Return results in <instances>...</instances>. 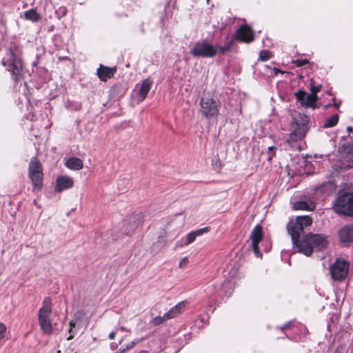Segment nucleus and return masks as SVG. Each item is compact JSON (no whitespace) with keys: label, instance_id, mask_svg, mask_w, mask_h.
I'll use <instances>...</instances> for the list:
<instances>
[{"label":"nucleus","instance_id":"f257e3e1","mask_svg":"<svg viewBox=\"0 0 353 353\" xmlns=\"http://www.w3.org/2000/svg\"><path fill=\"white\" fill-rule=\"evenodd\" d=\"M312 219L309 216H299L295 220H291L287 225V230L291 236L292 243L297 252L307 256H310L314 249L322 250L327 248V237L321 234L308 233L300 239L305 228L310 225Z\"/></svg>","mask_w":353,"mask_h":353},{"label":"nucleus","instance_id":"f03ea898","mask_svg":"<svg viewBox=\"0 0 353 353\" xmlns=\"http://www.w3.org/2000/svg\"><path fill=\"white\" fill-rule=\"evenodd\" d=\"M2 64L11 72L12 79L17 82L22 78L23 65L17 49H9L2 59Z\"/></svg>","mask_w":353,"mask_h":353},{"label":"nucleus","instance_id":"7ed1b4c3","mask_svg":"<svg viewBox=\"0 0 353 353\" xmlns=\"http://www.w3.org/2000/svg\"><path fill=\"white\" fill-rule=\"evenodd\" d=\"M221 105L218 98L209 93H204L200 100L201 112L206 118L216 117Z\"/></svg>","mask_w":353,"mask_h":353},{"label":"nucleus","instance_id":"20e7f679","mask_svg":"<svg viewBox=\"0 0 353 353\" xmlns=\"http://www.w3.org/2000/svg\"><path fill=\"white\" fill-rule=\"evenodd\" d=\"M51 313L52 299L50 296H46L42 302V307L39 309L38 315L39 326L44 334H50L52 332Z\"/></svg>","mask_w":353,"mask_h":353},{"label":"nucleus","instance_id":"39448f33","mask_svg":"<svg viewBox=\"0 0 353 353\" xmlns=\"http://www.w3.org/2000/svg\"><path fill=\"white\" fill-rule=\"evenodd\" d=\"M190 53L194 57L213 58L217 55L216 46L210 43L208 39H204L195 42Z\"/></svg>","mask_w":353,"mask_h":353},{"label":"nucleus","instance_id":"423d86ee","mask_svg":"<svg viewBox=\"0 0 353 353\" xmlns=\"http://www.w3.org/2000/svg\"><path fill=\"white\" fill-rule=\"evenodd\" d=\"M28 174L33 185V190H40L43 185V172L41 164L36 157L30 159Z\"/></svg>","mask_w":353,"mask_h":353},{"label":"nucleus","instance_id":"0eeeda50","mask_svg":"<svg viewBox=\"0 0 353 353\" xmlns=\"http://www.w3.org/2000/svg\"><path fill=\"white\" fill-rule=\"evenodd\" d=\"M334 210L338 214L353 216V193H344L335 201Z\"/></svg>","mask_w":353,"mask_h":353},{"label":"nucleus","instance_id":"6e6552de","mask_svg":"<svg viewBox=\"0 0 353 353\" xmlns=\"http://www.w3.org/2000/svg\"><path fill=\"white\" fill-rule=\"evenodd\" d=\"M349 263L341 259L336 261L330 266V272L333 280L343 281L347 275Z\"/></svg>","mask_w":353,"mask_h":353},{"label":"nucleus","instance_id":"1a4fd4ad","mask_svg":"<svg viewBox=\"0 0 353 353\" xmlns=\"http://www.w3.org/2000/svg\"><path fill=\"white\" fill-rule=\"evenodd\" d=\"M294 94L297 101L302 107L316 108L317 97H314L311 94H307L304 90H299Z\"/></svg>","mask_w":353,"mask_h":353},{"label":"nucleus","instance_id":"9d476101","mask_svg":"<svg viewBox=\"0 0 353 353\" xmlns=\"http://www.w3.org/2000/svg\"><path fill=\"white\" fill-rule=\"evenodd\" d=\"M292 207L296 210L313 211L316 205L312 198L303 196L300 200L294 202Z\"/></svg>","mask_w":353,"mask_h":353},{"label":"nucleus","instance_id":"9b49d317","mask_svg":"<svg viewBox=\"0 0 353 353\" xmlns=\"http://www.w3.org/2000/svg\"><path fill=\"white\" fill-rule=\"evenodd\" d=\"M235 38L241 42L250 43L254 40V32L250 27L241 26L236 31Z\"/></svg>","mask_w":353,"mask_h":353},{"label":"nucleus","instance_id":"f8f14e48","mask_svg":"<svg viewBox=\"0 0 353 353\" xmlns=\"http://www.w3.org/2000/svg\"><path fill=\"white\" fill-rule=\"evenodd\" d=\"M263 238V228L258 224L256 225L250 234V239L252 240V249L256 256H259V244Z\"/></svg>","mask_w":353,"mask_h":353},{"label":"nucleus","instance_id":"ddd939ff","mask_svg":"<svg viewBox=\"0 0 353 353\" xmlns=\"http://www.w3.org/2000/svg\"><path fill=\"white\" fill-rule=\"evenodd\" d=\"M307 131V124L304 123H296L294 130L290 134V139L288 142L295 141L302 139Z\"/></svg>","mask_w":353,"mask_h":353},{"label":"nucleus","instance_id":"4468645a","mask_svg":"<svg viewBox=\"0 0 353 353\" xmlns=\"http://www.w3.org/2000/svg\"><path fill=\"white\" fill-rule=\"evenodd\" d=\"M74 185L73 179L68 176H61L57 179L54 190L57 192L71 188Z\"/></svg>","mask_w":353,"mask_h":353},{"label":"nucleus","instance_id":"2eb2a0df","mask_svg":"<svg viewBox=\"0 0 353 353\" xmlns=\"http://www.w3.org/2000/svg\"><path fill=\"white\" fill-rule=\"evenodd\" d=\"M152 81L150 78L144 79L139 87L138 90V102L143 101L147 97L148 93L151 89Z\"/></svg>","mask_w":353,"mask_h":353},{"label":"nucleus","instance_id":"dca6fc26","mask_svg":"<svg viewBox=\"0 0 353 353\" xmlns=\"http://www.w3.org/2000/svg\"><path fill=\"white\" fill-rule=\"evenodd\" d=\"M210 231L208 227L200 228L194 231H192L186 235L185 241L182 243V245H188L193 243L196 237L203 235L205 233H208Z\"/></svg>","mask_w":353,"mask_h":353},{"label":"nucleus","instance_id":"f3484780","mask_svg":"<svg viewBox=\"0 0 353 353\" xmlns=\"http://www.w3.org/2000/svg\"><path fill=\"white\" fill-rule=\"evenodd\" d=\"M339 235L343 243L353 242V225H345L339 230Z\"/></svg>","mask_w":353,"mask_h":353},{"label":"nucleus","instance_id":"a211bd4d","mask_svg":"<svg viewBox=\"0 0 353 353\" xmlns=\"http://www.w3.org/2000/svg\"><path fill=\"white\" fill-rule=\"evenodd\" d=\"M333 190L334 185L330 181L324 182L313 188L314 193L319 192L322 196L330 195Z\"/></svg>","mask_w":353,"mask_h":353},{"label":"nucleus","instance_id":"6ab92c4d","mask_svg":"<svg viewBox=\"0 0 353 353\" xmlns=\"http://www.w3.org/2000/svg\"><path fill=\"white\" fill-rule=\"evenodd\" d=\"M116 69L114 68H108L102 65L97 69V75L99 78L103 81L113 77Z\"/></svg>","mask_w":353,"mask_h":353},{"label":"nucleus","instance_id":"aec40b11","mask_svg":"<svg viewBox=\"0 0 353 353\" xmlns=\"http://www.w3.org/2000/svg\"><path fill=\"white\" fill-rule=\"evenodd\" d=\"M143 221V216L141 214H138L130 218L129 223L125 229L127 235H130L134 230L137 228L139 223Z\"/></svg>","mask_w":353,"mask_h":353},{"label":"nucleus","instance_id":"412c9836","mask_svg":"<svg viewBox=\"0 0 353 353\" xmlns=\"http://www.w3.org/2000/svg\"><path fill=\"white\" fill-rule=\"evenodd\" d=\"M185 305V301L178 303L175 306L172 307L168 312L165 313V317L171 319L179 314Z\"/></svg>","mask_w":353,"mask_h":353},{"label":"nucleus","instance_id":"4be33fe9","mask_svg":"<svg viewBox=\"0 0 353 353\" xmlns=\"http://www.w3.org/2000/svg\"><path fill=\"white\" fill-rule=\"evenodd\" d=\"M65 166L70 170H79L83 168V163L77 157H71L66 161Z\"/></svg>","mask_w":353,"mask_h":353},{"label":"nucleus","instance_id":"5701e85b","mask_svg":"<svg viewBox=\"0 0 353 353\" xmlns=\"http://www.w3.org/2000/svg\"><path fill=\"white\" fill-rule=\"evenodd\" d=\"M24 17L30 20L33 22L39 21L41 19V16L34 9H30L24 13Z\"/></svg>","mask_w":353,"mask_h":353},{"label":"nucleus","instance_id":"b1692460","mask_svg":"<svg viewBox=\"0 0 353 353\" xmlns=\"http://www.w3.org/2000/svg\"><path fill=\"white\" fill-rule=\"evenodd\" d=\"M234 44V40L230 39L223 46H216L217 54L223 55L227 52L230 51L232 46Z\"/></svg>","mask_w":353,"mask_h":353},{"label":"nucleus","instance_id":"393cba45","mask_svg":"<svg viewBox=\"0 0 353 353\" xmlns=\"http://www.w3.org/2000/svg\"><path fill=\"white\" fill-rule=\"evenodd\" d=\"M339 122V116L338 114H335L332 115L331 117L327 118L325 119L323 127L325 128H332L335 126Z\"/></svg>","mask_w":353,"mask_h":353},{"label":"nucleus","instance_id":"a878e982","mask_svg":"<svg viewBox=\"0 0 353 353\" xmlns=\"http://www.w3.org/2000/svg\"><path fill=\"white\" fill-rule=\"evenodd\" d=\"M343 153L348 161L353 162V144L347 145L343 147Z\"/></svg>","mask_w":353,"mask_h":353},{"label":"nucleus","instance_id":"bb28decb","mask_svg":"<svg viewBox=\"0 0 353 353\" xmlns=\"http://www.w3.org/2000/svg\"><path fill=\"white\" fill-rule=\"evenodd\" d=\"M168 320V319L165 318V314H164L163 316H157L153 318L152 319L151 323L154 325H159Z\"/></svg>","mask_w":353,"mask_h":353},{"label":"nucleus","instance_id":"cd10ccee","mask_svg":"<svg viewBox=\"0 0 353 353\" xmlns=\"http://www.w3.org/2000/svg\"><path fill=\"white\" fill-rule=\"evenodd\" d=\"M68 10L65 6L59 7L55 12L57 17L59 19L65 17L67 14Z\"/></svg>","mask_w":353,"mask_h":353},{"label":"nucleus","instance_id":"c85d7f7f","mask_svg":"<svg viewBox=\"0 0 353 353\" xmlns=\"http://www.w3.org/2000/svg\"><path fill=\"white\" fill-rule=\"evenodd\" d=\"M322 88V85H314L313 84H311V88H310V91H311V94H313L314 97H317V93L321 91Z\"/></svg>","mask_w":353,"mask_h":353},{"label":"nucleus","instance_id":"c756f323","mask_svg":"<svg viewBox=\"0 0 353 353\" xmlns=\"http://www.w3.org/2000/svg\"><path fill=\"white\" fill-rule=\"evenodd\" d=\"M75 327V323L73 322V321H71L70 322V329L68 330V332L70 334V336L67 338L68 340L72 339L74 334H76V332L73 330V329Z\"/></svg>","mask_w":353,"mask_h":353},{"label":"nucleus","instance_id":"7c9ffc66","mask_svg":"<svg viewBox=\"0 0 353 353\" xmlns=\"http://www.w3.org/2000/svg\"><path fill=\"white\" fill-rule=\"evenodd\" d=\"M259 59L263 61H266L270 59L269 52L267 50H261L259 54Z\"/></svg>","mask_w":353,"mask_h":353},{"label":"nucleus","instance_id":"2f4dec72","mask_svg":"<svg viewBox=\"0 0 353 353\" xmlns=\"http://www.w3.org/2000/svg\"><path fill=\"white\" fill-rule=\"evenodd\" d=\"M292 63H294L297 67H301L309 63V61L306 59H296L293 60Z\"/></svg>","mask_w":353,"mask_h":353},{"label":"nucleus","instance_id":"473e14b6","mask_svg":"<svg viewBox=\"0 0 353 353\" xmlns=\"http://www.w3.org/2000/svg\"><path fill=\"white\" fill-rule=\"evenodd\" d=\"M6 330L7 328L6 325L0 322V341L5 337Z\"/></svg>","mask_w":353,"mask_h":353},{"label":"nucleus","instance_id":"72a5a7b5","mask_svg":"<svg viewBox=\"0 0 353 353\" xmlns=\"http://www.w3.org/2000/svg\"><path fill=\"white\" fill-rule=\"evenodd\" d=\"M139 341H140V340L135 339V340L131 341L130 343H129L128 344H127L126 346L123 348L125 349V351L130 350L132 348H133L135 346V345H137Z\"/></svg>","mask_w":353,"mask_h":353},{"label":"nucleus","instance_id":"f704fd0d","mask_svg":"<svg viewBox=\"0 0 353 353\" xmlns=\"http://www.w3.org/2000/svg\"><path fill=\"white\" fill-rule=\"evenodd\" d=\"M188 263V259L187 257L183 258L179 262V267L180 268H185Z\"/></svg>","mask_w":353,"mask_h":353},{"label":"nucleus","instance_id":"c9c22d12","mask_svg":"<svg viewBox=\"0 0 353 353\" xmlns=\"http://www.w3.org/2000/svg\"><path fill=\"white\" fill-rule=\"evenodd\" d=\"M335 353H347V350L345 347H339L336 350Z\"/></svg>","mask_w":353,"mask_h":353},{"label":"nucleus","instance_id":"e433bc0d","mask_svg":"<svg viewBox=\"0 0 353 353\" xmlns=\"http://www.w3.org/2000/svg\"><path fill=\"white\" fill-rule=\"evenodd\" d=\"M275 156V152H268L267 159L268 161H271L273 157Z\"/></svg>","mask_w":353,"mask_h":353},{"label":"nucleus","instance_id":"4c0bfd02","mask_svg":"<svg viewBox=\"0 0 353 353\" xmlns=\"http://www.w3.org/2000/svg\"><path fill=\"white\" fill-rule=\"evenodd\" d=\"M116 16L117 17H126L127 14L125 13H117Z\"/></svg>","mask_w":353,"mask_h":353},{"label":"nucleus","instance_id":"58836bf2","mask_svg":"<svg viewBox=\"0 0 353 353\" xmlns=\"http://www.w3.org/2000/svg\"><path fill=\"white\" fill-rule=\"evenodd\" d=\"M274 72L275 74H277L278 73H283V72L281 70L276 68H274Z\"/></svg>","mask_w":353,"mask_h":353},{"label":"nucleus","instance_id":"ea45409f","mask_svg":"<svg viewBox=\"0 0 353 353\" xmlns=\"http://www.w3.org/2000/svg\"><path fill=\"white\" fill-rule=\"evenodd\" d=\"M290 324H291V322L290 321V322L285 323L283 327H281V330L286 329L290 326Z\"/></svg>","mask_w":353,"mask_h":353},{"label":"nucleus","instance_id":"a19ab883","mask_svg":"<svg viewBox=\"0 0 353 353\" xmlns=\"http://www.w3.org/2000/svg\"><path fill=\"white\" fill-rule=\"evenodd\" d=\"M114 336H115V332H112L109 334V339H114Z\"/></svg>","mask_w":353,"mask_h":353},{"label":"nucleus","instance_id":"79ce46f5","mask_svg":"<svg viewBox=\"0 0 353 353\" xmlns=\"http://www.w3.org/2000/svg\"><path fill=\"white\" fill-rule=\"evenodd\" d=\"M275 147L274 146H270L268 147V152H274Z\"/></svg>","mask_w":353,"mask_h":353},{"label":"nucleus","instance_id":"37998d69","mask_svg":"<svg viewBox=\"0 0 353 353\" xmlns=\"http://www.w3.org/2000/svg\"><path fill=\"white\" fill-rule=\"evenodd\" d=\"M347 131L350 133L353 132V128L352 126H347Z\"/></svg>","mask_w":353,"mask_h":353},{"label":"nucleus","instance_id":"c03bdc74","mask_svg":"<svg viewBox=\"0 0 353 353\" xmlns=\"http://www.w3.org/2000/svg\"><path fill=\"white\" fill-rule=\"evenodd\" d=\"M125 352H126L125 350V349L121 347L117 352H116L115 353H124Z\"/></svg>","mask_w":353,"mask_h":353},{"label":"nucleus","instance_id":"a18cd8bd","mask_svg":"<svg viewBox=\"0 0 353 353\" xmlns=\"http://www.w3.org/2000/svg\"><path fill=\"white\" fill-rule=\"evenodd\" d=\"M352 165H351V163H349L347 165V168H352Z\"/></svg>","mask_w":353,"mask_h":353}]
</instances>
